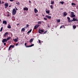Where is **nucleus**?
<instances>
[{
  "label": "nucleus",
  "mask_w": 78,
  "mask_h": 78,
  "mask_svg": "<svg viewBox=\"0 0 78 78\" xmlns=\"http://www.w3.org/2000/svg\"><path fill=\"white\" fill-rule=\"evenodd\" d=\"M33 46H34V44H32L30 45L27 46H26V47H33Z\"/></svg>",
  "instance_id": "obj_18"
},
{
  "label": "nucleus",
  "mask_w": 78,
  "mask_h": 78,
  "mask_svg": "<svg viewBox=\"0 0 78 78\" xmlns=\"http://www.w3.org/2000/svg\"><path fill=\"white\" fill-rule=\"evenodd\" d=\"M25 28H27V27H25L24 28H22L21 29V31H25Z\"/></svg>",
  "instance_id": "obj_14"
},
{
  "label": "nucleus",
  "mask_w": 78,
  "mask_h": 78,
  "mask_svg": "<svg viewBox=\"0 0 78 78\" xmlns=\"http://www.w3.org/2000/svg\"><path fill=\"white\" fill-rule=\"evenodd\" d=\"M7 41H8V40H9V39H11V37H8L7 38Z\"/></svg>",
  "instance_id": "obj_26"
},
{
  "label": "nucleus",
  "mask_w": 78,
  "mask_h": 78,
  "mask_svg": "<svg viewBox=\"0 0 78 78\" xmlns=\"http://www.w3.org/2000/svg\"><path fill=\"white\" fill-rule=\"evenodd\" d=\"M33 41V38H31V39H30V43H31V42H32Z\"/></svg>",
  "instance_id": "obj_20"
},
{
  "label": "nucleus",
  "mask_w": 78,
  "mask_h": 78,
  "mask_svg": "<svg viewBox=\"0 0 78 78\" xmlns=\"http://www.w3.org/2000/svg\"><path fill=\"white\" fill-rule=\"evenodd\" d=\"M5 3L4 1H2V4H4Z\"/></svg>",
  "instance_id": "obj_45"
},
{
  "label": "nucleus",
  "mask_w": 78,
  "mask_h": 78,
  "mask_svg": "<svg viewBox=\"0 0 78 78\" xmlns=\"http://www.w3.org/2000/svg\"><path fill=\"white\" fill-rule=\"evenodd\" d=\"M40 31H41V33H44V30H40Z\"/></svg>",
  "instance_id": "obj_35"
},
{
  "label": "nucleus",
  "mask_w": 78,
  "mask_h": 78,
  "mask_svg": "<svg viewBox=\"0 0 78 78\" xmlns=\"http://www.w3.org/2000/svg\"><path fill=\"white\" fill-rule=\"evenodd\" d=\"M17 39H19V38H18V37L16 38Z\"/></svg>",
  "instance_id": "obj_55"
},
{
  "label": "nucleus",
  "mask_w": 78,
  "mask_h": 78,
  "mask_svg": "<svg viewBox=\"0 0 78 78\" xmlns=\"http://www.w3.org/2000/svg\"><path fill=\"white\" fill-rule=\"evenodd\" d=\"M62 27H64V25H62V26H61L60 27V28H62Z\"/></svg>",
  "instance_id": "obj_31"
},
{
  "label": "nucleus",
  "mask_w": 78,
  "mask_h": 78,
  "mask_svg": "<svg viewBox=\"0 0 78 78\" xmlns=\"http://www.w3.org/2000/svg\"><path fill=\"white\" fill-rule=\"evenodd\" d=\"M11 7V5H9V7Z\"/></svg>",
  "instance_id": "obj_52"
},
{
  "label": "nucleus",
  "mask_w": 78,
  "mask_h": 78,
  "mask_svg": "<svg viewBox=\"0 0 78 78\" xmlns=\"http://www.w3.org/2000/svg\"><path fill=\"white\" fill-rule=\"evenodd\" d=\"M8 34V33L6 32L5 34L4 35V37H6V36L7 35V34Z\"/></svg>",
  "instance_id": "obj_15"
},
{
  "label": "nucleus",
  "mask_w": 78,
  "mask_h": 78,
  "mask_svg": "<svg viewBox=\"0 0 78 78\" xmlns=\"http://www.w3.org/2000/svg\"><path fill=\"white\" fill-rule=\"evenodd\" d=\"M34 12L35 13H37V12H38V10H37V9H36V8H35L34 9Z\"/></svg>",
  "instance_id": "obj_11"
},
{
  "label": "nucleus",
  "mask_w": 78,
  "mask_h": 78,
  "mask_svg": "<svg viewBox=\"0 0 78 78\" xmlns=\"http://www.w3.org/2000/svg\"><path fill=\"white\" fill-rule=\"evenodd\" d=\"M16 4H17V5H19L20 4V2H16Z\"/></svg>",
  "instance_id": "obj_25"
},
{
  "label": "nucleus",
  "mask_w": 78,
  "mask_h": 78,
  "mask_svg": "<svg viewBox=\"0 0 78 78\" xmlns=\"http://www.w3.org/2000/svg\"><path fill=\"white\" fill-rule=\"evenodd\" d=\"M15 8H16V11H17V10H18L17 8H16V7H15Z\"/></svg>",
  "instance_id": "obj_46"
},
{
  "label": "nucleus",
  "mask_w": 78,
  "mask_h": 78,
  "mask_svg": "<svg viewBox=\"0 0 78 78\" xmlns=\"http://www.w3.org/2000/svg\"><path fill=\"white\" fill-rule=\"evenodd\" d=\"M5 8H7V7H8V6H9V5H8V3H5Z\"/></svg>",
  "instance_id": "obj_7"
},
{
  "label": "nucleus",
  "mask_w": 78,
  "mask_h": 78,
  "mask_svg": "<svg viewBox=\"0 0 78 78\" xmlns=\"http://www.w3.org/2000/svg\"><path fill=\"white\" fill-rule=\"evenodd\" d=\"M73 20H70L71 22H73Z\"/></svg>",
  "instance_id": "obj_44"
},
{
  "label": "nucleus",
  "mask_w": 78,
  "mask_h": 78,
  "mask_svg": "<svg viewBox=\"0 0 78 78\" xmlns=\"http://www.w3.org/2000/svg\"><path fill=\"white\" fill-rule=\"evenodd\" d=\"M18 44H19L18 43H17L16 44V46H17V45H18Z\"/></svg>",
  "instance_id": "obj_49"
},
{
  "label": "nucleus",
  "mask_w": 78,
  "mask_h": 78,
  "mask_svg": "<svg viewBox=\"0 0 78 78\" xmlns=\"http://www.w3.org/2000/svg\"><path fill=\"white\" fill-rule=\"evenodd\" d=\"M56 21H57V22L59 23L60 22L61 20L60 19L56 20Z\"/></svg>",
  "instance_id": "obj_22"
},
{
  "label": "nucleus",
  "mask_w": 78,
  "mask_h": 78,
  "mask_svg": "<svg viewBox=\"0 0 78 78\" xmlns=\"http://www.w3.org/2000/svg\"><path fill=\"white\" fill-rule=\"evenodd\" d=\"M46 12L47 14H49L50 13V10L49 9H46Z\"/></svg>",
  "instance_id": "obj_9"
},
{
  "label": "nucleus",
  "mask_w": 78,
  "mask_h": 78,
  "mask_svg": "<svg viewBox=\"0 0 78 78\" xmlns=\"http://www.w3.org/2000/svg\"><path fill=\"white\" fill-rule=\"evenodd\" d=\"M8 41V40H7V39L6 38H4L3 39L2 41V43H4V42H6Z\"/></svg>",
  "instance_id": "obj_4"
},
{
  "label": "nucleus",
  "mask_w": 78,
  "mask_h": 78,
  "mask_svg": "<svg viewBox=\"0 0 78 78\" xmlns=\"http://www.w3.org/2000/svg\"><path fill=\"white\" fill-rule=\"evenodd\" d=\"M1 22V20L0 19V22Z\"/></svg>",
  "instance_id": "obj_57"
},
{
  "label": "nucleus",
  "mask_w": 78,
  "mask_h": 78,
  "mask_svg": "<svg viewBox=\"0 0 78 78\" xmlns=\"http://www.w3.org/2000/svg\"><path fill=\"white\" fill-rule=\"evenodd\" d=\"M29 3H31V1H29Z\"/></svg>",
  "instance_id": "obj_53"
},
{
  "label": "nucleus",
  "mask_w": 78,
  "mask_h": 78,
  "mask_svg": "<svg viewBox=\"0 0 78 78\" xmlns=\"http://www.w3.org/2000/svg\"><path fill=\"white\" fill-rule=\"evenodd\" d=\"M47 32V30L45 31L43 33V34H45V33H46Z\"/></svg>",
  "instance_id": "obj_36"
},
{
  "label": "nucleus",
  "mask_w": 78,
  "mask_h": 78,
  "mask_svg": "<svg viewBox=\"0 0 78 78\" xmlns=\"http://www.w3.org/2000/svg\"><path fill=\"white\" fill-rule=\"evenodd\" d=\"M50 7L51 9H53V5H51Z\"/></svg>",
  "instance_id": "obj_29"
},
{
  "label": "nucleus",
  "mask_w": 78,
  "mask_h": 78,
  "mask_svg": "<svg viewBox=\"0 0 78 78\" xmlns=\"http://www.w3.org/2000/svg\"><path fill=\"white\" fill-rule=\"evenodd\" d=\"M38 42L39 43H41V41L39 40H38Z\"/></svg>",
  "instance_id": "obj_39"
},
{
  "label": "nucleus",
  "mask_w": 78,
  "mask_h": 78,
  "mask_svg": "<svg viewBox=\"0 0 78 78\" xmlns=\"http://www.w3.org/2000/svg\"><path fill=\"white\" fill-rule=\"evenodd\" d=\"M61 3V4H62V5H63V4H64V2L62 1V2H60Z\"/></svg>",
  "instance_id": "obj_34"
},
{
  "label": "nucleus",
  "mask_w": 78,
  "mask_h": 78,
  "mask_svg": "<svg viewBox=\"0 0 78 78\" xmlns=\"http://www.w3.org/2000/svg\"><path fill=\"white\" fill-rule=\"evenodd\" d=\"M74 13V12H71V14H73Z\"/></svg>",
  "instance_id": "obj_47"
},
{
  "label": "nucleus",
  "mask_w": 78,
  "mask_h": 78,
  "mask_svg": "<svg viewBox=\"0 0 78 78\" xmlns=\"http://www.w3.org/2000/svg\"><path fill=\"white\" fill-rule=\"evenodd\" d=\"M9 16H10V15L9 14H8V15H7V17H9Z\"/></svg>",
  "instance_id": "obj_50"
},
{
  "label": "nucleus",
  "mask_w": 78,
  "mask_h": 78,
  "mask_svg": "<svg viewBox=\"0 0 78 78\" xmlns=\"http://www.w3.org/2000/svg\"><path fill=\"white\" fill-rule=\"evenodd\" d=\"M37 23L38 24H41V21H38V22Z\"/></svg>",
  "instance_id": "obj_28"
},
{
  "label": "nucleus",
  "mask_w": 78,
  "mask_h": 78,
  "mask_svg": "<svg viewBox=\"0 0 78 78\" xmlns=\"http://www.w3.org/2000/svg\"><path fill=\"white\" fill-rule=\"evenodd\" d=\"M39 24H37V25H35L34 27V28L35 30H36V29H37V28H39Z\"/></svg>",
  "instance_id": "obj_3"
},
{
  "label": "nucleus",
  "mask_w": 78,
  "mask_h": 78,
  "mask_svg": "<svg viewBox=\"0 0 78 78\" xmlns=\"http://www.w3.org/2000/svg\"><path fill=\"white\" fill-rule=\"evenodd\" d=\"M71 5H72V6H73V5L75 6V5H76V4L74 3H72L71 4Z\"/></svg>",
  "instance_id": "obj_24"
},
{
  "label": "nucleus",
  "mask_w": 78,
  "mask_h": 78,
  "mask_svg": "<svg viewBox=\"0 0 78 78\" xmlns=\"http://www.w3.org/2000/svg\"><path fill=\"white\" fill-rule=\"evenodd\" d=\"M9 1H10V2H13L14 1V0H9Z\"/></svg>",
  "instance_id": "obj_43"
},
{
  "label": "nucleus",
  "mask_w": 78,
  "mask_h": 78,
  "mask_svg": "<svg viewBox=\"0 0 78 78\" xmlns=\"http://www.w3.org/2000/svg\"><path fill=\"white\" fill-rule=\"evenodd\" d=\"M36 15L37 16H38V14H36Z\"/></svg>",
  "instance_id": "obj_54"
},
{
  "label": "nucleus",
  "mask_w": 78,
  "mask_h": 78,
  "mask_svg": "<svg viewBox=\"0 0 78 78\" xmlns=\"http://www.w3.org/2000/svg\"><path fill=\"white\" fill-rule=\"evenodd\" d=\"M2 2H1V0H0V4H1Z\"/></svg>",
  "instance_id": "obj_51"
},
{
  "label": "nucleus",
  "mask_w": 78,
  "mask_h": 78,
  "mask_svg": "<svg viewBox=\"0 0 78 78\" xmlns=\"http://www.w3.org/2000/svg\"><path fill=\"white\" fill-rule=\"evenodd\" d=\"M23 9L24 11H27V10H28V9L27 7H24Z\"/></svg>",
  "instance_id": "obj_12"
},
{
  "label": "nucleus",
  "mask_w": 78,
  "mask_h": 78,
  "mask_svg": "<svg viewBox=\"0 0 78 78\" xmlns=\"http://www.w3.org/2000/svg\"><path fill=\"white\" fill-rule=\"evenodd\" d=\"M75 17V15L74 14H71V18H73V17Z\"/></svg>",
  "instance_id": "obj_10"
},
{
  "label": "nucleus",
  "mask_w": 78,
  "mask_h": 78,
  "mask_svg": "<svg viewBox=\"0 0 78 78\" xmlns=\"http://www.w3.org/2000/svg\"><path fill=\"white\" fill-rule=\"evenodd\" d=\"M73 29H75V28H76V26L75 25H73Z\"/></svg>",
  "instance_id": "obj_23"
},
{
  "label": "nucleus",
  "mask_w": 78,
  "mask_h": 78,
  "mask_svg": "<svg viewBox=\"0 0 78 78\" xmlns=\"http://www.w3.org/2000/svg\"><path fill=\"white\" fill-rule=\"evenodd\" d=\"M6 43H4V45H6Z\"/></svg>",
  "instance_id": "obj_41"
},
{
  "label": "nucleus",
  "mask_w": 78,
  "mask_h": 78,
  "mask_svg": "<svg viewBox=\"0 0 78 78\" xmlns=\"http://www.w3.org/2000/svg\"><path fill=\"white\" fill-rule=\"evenodd\" d=\"M17 11L16 10V9H13L12 11V15H15L16 14Z\"/></svg>",
  "instance_id": "obj_1"
},
{
  "label": "nucleus",
  "mask_w": 78,
  "mask_h": 78,
  "mask_svg": "<svg viewBox=\"0 0 78 78\" xmlns=\"http://www.w3.org/2000/svg\"><path fill=\"white\" fill-rule=\"evenodd\" d=\"M63 17H66L67 15V13L66 12H64L63 13Z\"/></svg>",
  "instance_id": "obj_5"
},
{
  "label": "nucleus",
  "mask_w": 78,
  "mask_h": 78,
  "mask_svg": "<svg viewBox=\"0 0 78 78\" xmlns=\"http://www.w3.org/2000/svg\"><path fill=\"white\" fill-rule=\"evenodd\" d=\"M27 43H25V44H24V45H25V46H26V47H27Z\"/></svg>",
  "instance_id": "obj_38"
},
{
  "label": "nucleus",
  "mask_w": 78,
  "mask_h": 78,
  "mask_svg": "<svg viewBox=\"0 0 78 78\" xmlns=\"http://www.w3.org/2000/svg\"><path fill=\"white\" fill-rule=\"evenodd\" d=\"M13 40L15 42H17V39H13Z\"/></svg>",
  "instance_id": "obj_27"
},
{
  "label": "nucleus",
  "mask_w": 78,
  "mask_h": 78,
  "mask_svg": "<svg viewBox=\"0 0 78 78\" xmlns=\"http://www.w3.org/2000/svg\"><path fill=\"white\" fill-rule=\"evenodd\" d=\"M16 25L17 26V27H19V23L17 24Z\"/></svg>",
  "instance_id": "obj_40"
},
{
  "label": "nucleus",
  "mask_w": 78,
  "mask_h": 78,
  "mask_svg": "<svg viewBox=\"0 0 78 78\" xmlns=\"http://www.w3.org/2000/svg\"><path fill=\"white\" fill-rule=\"evenodd\" d=\"M39 33L40 34H42V33L40 31H39Z\"/></svg>",
  "instance_id": "obj_48"
},
{
  "label": "nucleus",
  "mask_w": 78,
  "mask_h": 78,
  "mask_svg": "<svg viewBox=\"0 0 78 78\" xmlns=\"http://www.w3.org/2000/svg\"><path fill=\"white\" fill-rule=\"evenodd\" d=\"M2 30H3V27H2L1 28L0 30L1 32L2 31Z\"/></svg>",
  "instance_id": "obj_33"
},
{
  "label": "nucleus",
  "mask_w": 78,
  "mask_h": 78,
  "mask_svg": "<svg viewBox=\"0 0 78 78\" xmlns=\"http://www.w3.org/2000/svg\"><path fill=\"white\" fill-rule=\"evenodd\" d=\"M12 20H13V21H14V20H15L16 18L14 16H13L12 18Z\"/></svg>",
  "instance_id": "obj_16"
},
{
  "label": "nucleus",
  "mask_w": 78,
  "mask_h": 78,
  "mask_svg": "<svg viewBox=\"0 0 78 78\" xmlns=\"http://www.w3.org/2000/svg\"><path fill=\"white\" fill-rule=\"evenodd\" d=\"M10 31H12L13 30H14V29L12 30V29H10Z\"/></svg>",
  "instance_id": "obj_42"
},
{
  "label": "nucleus",
  "mask_w": 78,
  "mask_h": 78,
  "mask_svg": "<svg viewBox=\"0 0 78 78\" xmlns=\"http://www.w3.org/2000/svg\"><path fill=\"white\" fill-rule=\"evenodd\" d=\"M44 20H47V18H46L45 17H44Z\"/></svg>",
  "instance_id": "obj_32"
},
{
  "label": "nucleus",
  "mask_w": 78,
  "mask_h": 78,
  "mask_svg": "<svg viewBox=\"0 0 78 78\" xmlns=\"http://www.w3.org/2000/svg\"><path fill=\"white\" fill-rule=\"evenodd\" d=\"M14 47V45H11L9 46V48L8 51H9V50H12V48H13Z\"/></svg>",
  "instance_id": "obj_2"
},
{
  "label": "nucleus",
  "mask_w": 78,
  "mask_h": 78,
  "mask_svg": "<svg viewBox=\"0 0 78 78\" xmlns=\"http://www.w3.org/2000/svg\"><path fill=\"white\" fill-rule=\"evenodd\" d=\"M73 21H76L77 22L78 21V20L77 19H75V18H73Z\"/></svg>",
  "instance_id": "obj_13"
},
{
  "label": "nucleus",
  "mask_w": 78,
  "mask_h": 78,
  "mask_svg": "<svg viewBox=\"0 0 78 78\" xmlns=\"http://www.w3.org/2000/svg\"><path fill=\"white\" fill-rule=\"evenodd\" d=\"M2 23L3 24H5V25H6V24H7V21L6 20H3Z\"/></svg>",
  "instance_id": "obj_8"
},
{
  "label": "nucleus",
  "mask_w": 78,
  "mask_h": 78,
  "mask_svg": "<svg viewBox=\"0 0 78 78\" xmlns=\"http://www.w3.org/2000/svg\"><path fill=\"white\" fill-rule=\"evenodd\" d=\"M31 31H32V29H30L27 32V34H30V33H31Z\"/></svg>",
  "instance_id": "obj_19"
},
{
  "label": "nucleus",
  "mask_w": 78,
  "mask_h": 78,
  "mask_svg": "<svg viewBox=\"0 0 78 78\" xmlns=\"http://www.w3.org/2000/svg\"><path fill=\"white\" fill-rule=\"evenodd\" d=\"M42 16H44V15H42Z\"/></svg>",
  "instance_id": "obj_56"
},
{
  "label": "nucleus",
  "mask_w": 78,
  "mask_h": 78,
  "mask_svg": "<svg viewBox=\"0 0 78 78\" xmlns=\"http://www.w3.org/2000/svg\"><path fill=\"white\" fill-rule=\"evenodd\" d=\"M51 5H53V4H54V1H51Z\"/></svg>",
  "instance_id": "obj_21"
},
{
  "label": "nucleus",
  "mask_w": 78,
  "mask_h": 78,
  "mask_svg": "<svg viewBox=\"0 0 78 78\" xmlns=\"http://www.w3.org/2000/svg\"><path fill=\"white\" fill-rule=\"evenodd\" d=\"M45 17L47 18H48V19H51V16H48V15H46Z\"/></svg>",
  "instance_id": "obj_6"
},
{
  "label": "nucleus",
  "mask_w": 78,
  "mask_h": 78,
  "mask_svg": "<svg viewBox=\"0 0 78 78\" xmlns=\"http://www.w3.org/2000/svg\"><path fill=\"white\" fill-rule=\"evenodd\" d=\"M7 28H9V29L11 28V25L9 24L7 26Z\"/></svg>",
  "instance_id": "obj_17"
},
{
  "label": "nucleus",
  "mask_w": 78,
  "mask_h": 78,
  "mask_svg": "<svg viewBox=\"0 0 78 78\" xmlns=\"http://www.w3.org/2000/svg\"><path fill=\"white\" fill-rule=\"evenodd\" d=\"M77 27H78V26H77Z\"/></svg>",
  "instance_id": "obj_58"
},
{
  "label": "nucleus",
  "mask_w": 78,
  "mask_h": 78,
  "mask_svg": "<svg viewBox=\"0 0 78 78\" xmlns=\"http://www.w3.org/2000/svg\"><path fill=\"white\" fill-rule=\"evenodd\" d=\"M67 19H68V21H69V22H70V18L69 17H67Z\"/></svg>",
  "instance_id": "obj_30"
},
{
  "label": "nucleus",
  "mask_w": 78,
  "mask_h": 78,
  "mask_svg": "<svg viewBox=\"0 0 78 78\" xmlns=\"http://www.w3.org/2000/svg\"><path fill=\"white\" fill-rule=\"evenodd\" d=\"M28 27H29V25L27 24L26 25V27H27V28H28Z\"/></svg>",
  "instance_id": "obj_37"
}]
</instances>
